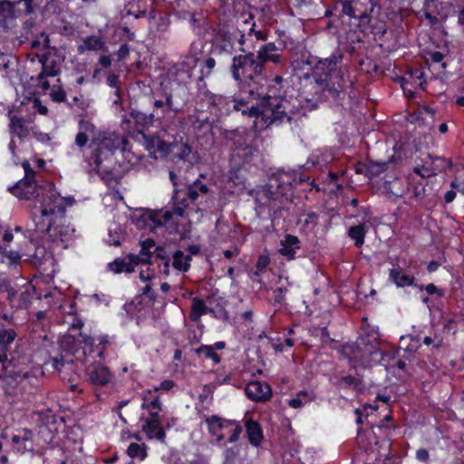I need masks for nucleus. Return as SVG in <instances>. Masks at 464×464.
Listing matches in <instances>:
<instances>
[{
    "label": "nucleus",
    "instance_id": "nucleus-37",
    "mask_svg": "<svg viewBox=\"0 0 464 464\" xmlns=\"http://www.w3.org/2000/svg\"><path fill=\"white\" fill-rule=\"evenodd\" d=\"M208 314V302L198 297L192 299L190 319L197 322L202 315Z\"/></svg>",
    "mask_w": 464,
    "mask_h": 464
},
{
    "label": "nucleus",
    "instance_id": "nucleus-50",
    "mask_svg": "<svg viewBox=\"0 0 464 464\" xmlns=\"http://www.w3.org/2000/svg\"><path fill=\"white\" fill-rule=\"evenodd\" d=\"M216 66V61L214 58L209 57L205 61L204 66L201 69V76L199 77V80H203L205 77H208L213 69Z\"/></svg>",
    "mask_w": 464,
    "mask_h": 464
},
{
    "label": "nucleus",
    "instance_id": "nucleus-55",
    "mask_svg": "<svg viewBox=\"0 0 464 464\" xmlns=\"http://www.w3.org/2000/svg\"><path fill=\"white\" fill-rule=\"evenodd\" d=\"M154 276V271L150 269V266H146V269H141L140 271V278L146 282L151 279Z\"/></svg>",
    "mask_w": 464,
    "mask_h": 464
},
{
    "label": "nucleus",
    "instance_id": "nucleus-27",
    "mask_svg": "<svg viewBox=\"0 0 464 464\" xmlns=\"http://www.w3.org/2000/svg\"><path fill=\"white\" fill-rule=\"evenodd\" d=\"M142 429L149 439H155L160 442H164L166 435L160 424V420L146 419Z\"/></svg>",
    "mask_w": 464,
    "mask_h": 464
},
{
    "label": "nucleus",
    "instance_id": "nucleus-58",
    "mask_svg": "<svg viewBox=\"0 0 464 464\" xmlns=\"http://www.w3.org/2000/svg\"><path fill=\"white\" fill-rule=\"evenodd\" d=\"M175 386V382L171 380H165L160 382V384L155 388V391H169Z\"/></svg>",
    "mask_w": 464,
    "mask_h": 464
},
{
    "label": "nucleus",
    "instance_id": "nucleus-9",
    "mask_svg": "<svg viewBox=\"0 0 464 464\" xmlns=\"http://www.w3.org/2000/svg\"><path fill=\"white\" fill-rule=\"evenodd\" d=\"M24 170V178L19 180L15 185L9 188V191L20 199L30 200L35 198L34 206H40L46 198L50 187L56 191L53 183H45L44 185H38L34 179L35 171L31 168L28 161L22 163ZM34 208H33L34 210Z\"/></svg>",
    "mask_w": 464,
    "mask_h": 464
},
{
    "label": "nucleus",
    "instance_id": "nucleus-57",
    "mask_svg": "<svg viewBox=\"0 0 464 464\" xmlns=\"http://www.w3.org/2000/svg\"><path fill=\"white\" fill-rule=\"evenodd\" d=\"M90 139V136L85 135L83 133H77L75 137V144L80 148L85 146Z\"/></svg>",
    "mask_w": 464,
    "mask_h": 464
},
{
    "label": "nucleus",
    "instance_id": "nucleus-41",
    "mask_svg": "<svg viewBox=\"0 0 464 464\" xmlns=\"http://www.w3.org/2000/svg\"><path fill=\"white\" fill-rule=\"evenodd\" d=\"M127 454L131 459H137L142 461L147 458L146 447L144 444L132 442L127 449Z\"/></svg>",
    "mask_w": 464,
    "mask_h": 464
},
{
    "label": "nucleus",
    "instance_id": "nucleus-29",
    "mask_svg": "<svg viewBox=\"0 0 464 464\" xmlns=\"http://www.w3.org/2000/svg\"><path fill=\"white\" fill-rule=\"evenodd\" d=\"M334 160V154L331 150H316L313 151L306 161V165L318 166L320 168L327 166Z\"/></svg>",
    "mask_w": 464,
    "mask_h": 464
},
{
    "label": "nucleus",
    "instance_id": "nucleus-13",
    "mask_svg": "<svg viewBox=\"0 0 464 464\" xmlns=\"http://www.w3.org/2000/svg\"><path fill=\"white\" fill-rule=\"evenodd\" d=\"M39 62L42 63V72L38 74L36 79L37 86L41 88L43 92H46L50 88V82L47 78L55 77L61 72V60L48 50L47 53H43L39 57Z\"/></svg>",
    "mask_w": 464,
    "mask_h": 464
},
{
    "label": "nucleus",
    "instance_id": "nucleus-36",
    "mask_svg": "<svg viewBox=\"0 0 464 464\" xmlns=\"http://www.w3.org/2000/svg\"><path fill=\"white\" fill-rule=\"evenodd\" d=\"M190 255L177 250L172 256V266L179 272H187L190 267Z\"/></svg>",
    "mask_w": 464,
    "mask_h": 464
},
{
    "label": "nucleus",
    "instance_id": "nucleus-60",
    "mask_svg": "<svg viewBox=\"0 0 464 464\" xmlns=\"http://www.w3.org/2000/svg\"><path fill=\"white\" fill-rule=\"evenodd\" d=\"M304 222L306 225H311L312 227H314L317 224V215L314 212H310L306 215H304Z\"/></svg>",
    "mask_w": 464,
    "mask_h": 464
},
{
    "label": "nucleus",
    "instance_id": "nucleus-51",
    "mask_svg": "<svg viewBox=\"0 0 464 464\" xmlns=\"http://www.w3.org/2000/svg\"><path fill=\"white\" fill-rule=\"evenodd\" d=\"M413 172L422 179L431 177L435 174L432 169L425 165L416 166L413 169Z\"/></svg>",
    "mask_w": 464,
    "mask_h": 464
},
{
    "label": "nucleus",
    "instance_id": "nucleus-14",
    "mask_svg": "<svg viewBox=\"0 0 464 464\" xmlns=\"http://www.w3.org/2000/svg\"><path fill=\"white\" fill-rule=\"evenodd\" d=\"M343 14L358 21V25L367 22L373 10L372 0H345L342 3Z\"/></svg>",
    "mask_w": 464,
    "mask_h": 464
},
{
    "label": "nucleus",
    "instance_id": "nucleus-32",
    "mask_svg": "<svg viewBox=\"0 0 464 464\" xmlns=\"http://www.w3.org/2000/svg\"><path fill=\"white\" fill-rule=\"evenodd\" d=\"M389 280L397 287H405L413 285L415 278L412 276L403 274L401 268H392L389 271Z\"/></svg>",
    "mask_w": 464,
    "mask_h": 464
},
{
    "label": "nucleus",
    "instance_id": "nucleus-49",
    "mask_svg": "<svg viewBox=\"0 0 464 464\" xmlns=\"http://www.w3.org/2000/svg\"><path fill=\"white\" fill-rule=\"evenodd\" d=\"M95 126L87 120H81L79 121V133H83L88 136H92L94 134Z\"/></svg>",
    "mask_w": 464,
    "mask_h": 464
},
{
    "label": "nucleus",
    "instance_id": "nucleus-45",
    "mask_svg": "<svg viewBox=\"0 0 464 464\" xmlns=\"http://www.w3.org/2000/svg\"><path fill=\"white\" fill-rule=\"evenodd\" d=\"M175 157L179 160L188 162V165H191L193 160H195V155L192 153L191 148L187 144H182L180 146V151L177 153Z\"/></svg>",
    "mask_w": 464,
    "mask_h": 464
},
{
    "label": "nucleus",
    "instance_id": "nucleus-12",
    "mask_svg": "<svg viewBox=\"0 0 464 464\" xmlns=\"http://www.w3.org/2000/svg\"><path fill=\"white\" fill-rule=\"evenodd\" d=\"M415 6L421 5L419 11L420 17L429 21L430 24H436L440 19L445 20L449 16L448 8L451 6L449 3H441L438 0H411Z\"/></svg>",
    "mask_w": 464,
    "mask_h": 464
},
{
    "label": "nucleus",
    "instance_id": "nucleus-3",
    "mask_svg": "<svg viewBox=\"0 0 464 464\" xmlns=\"http://www.w3.org/2000/svg\"><path fill=\"white\" fill-rule=\"evenodd\" d=\"M378 329L372 325H363L359 337L353 343L343 346L342 353L352 367L371 368L383 358L381 349Z\"/></svg>",
    "mask_w": 464,
    "mask_h": 464
},
{
    "label": "nucleus",
    "instance_id": "nucleus-38",
    "mask_svg": "<svg viewBox=\"0 0 464 464\" xmlns=\"http://www.w3.org/2000/svg\"><path fill=\"white\" fill-rule=\"evenodd\" d=\"M388 169L386 161H369L365 164V175L369 179H373L383 173Z\"/></svg>",
    "mask_w": 464,
    "mask_h": 464
},
{
    "label": "nucleus",
    "instance_id": "nucleus-28",
    "mask_svg": "<svg viewBox=\"0 0 464 464\" xmlns=\"http://www.w3.org/2000/svg\"><path fill=\"white\" fill-rule=\"evenodd\" d=\"M15 2H10L8 0L0 1V27L5 29L8 27L10 23L16 17L15 14Z\"/></svg>",
    "mask_w": 464,
    "mask_h": 464
},
{
    "label": "nucleus",
    "instance_id": "nucleus-33",
    "mask_svg": "<svg viewBox=\"0 0 464 464\" xmlns=\"http://www.w3.org/2000/svg\"><path fill=\"white\" fill-rule=\"evenodd\" d=\"M334 384L340 390L360 391L362 388V380L352 375L341 376L334 382Z\"/></svg>",
    "mask_w": 464,
    "mask_h": 464
},
{
    "label": "nucleus",
    "instance_id": "nucleus-52",
    "mask_svg": "<svg viewBox=\"0 0 464 464\" xmlns=\"http://www.w3.org/2000/svg\"><path fill=\"white\" fill-rule=\"evenodd\" d=\"M72 359H68L63 356H61L59 359L58 357H53L51 360L52 366L56 371H61L62 367L64 366L65 363H71L72 362Z\"/></svg>",
    "mask_w": 464,
    "mask_h": 464
},
{
    "label": "nucleus",
    "instance_id": "nucleus-16",
    "mask_svg": "<svg viewBox=\"0 0 464 464\" xmlns=\"http://www.w3.org/2000/svg\"><path fill=\"white\" fill-rule=\"evenodd\" d=\"M185 190L188 193L191 201L196 206V212L198 210H202L203 208H205V205L208 204V200L211 198V192L208 187L198 179L194 181Z\"/></svg>",
    "mask_w": 464,
    "mask_h": 464
},
{
    "label": "nucleus",
    "instance_id": "nucleus-48",
    "mask_svg": "<svg viewBox=\"0 0 464 464\" xmlns=\"http://www.w3.org/2000/svg\"><path fill=\"white\" fill-rule=\"evenodd\" d=\"M0 254L5 256L13 264H17L21 260V254L16 250L8 251L5 246L0 245Z\"/></svg>",
    "mask_w": 464,
    "mask_h": 464
},
{
    "label": "nucleus",
    "instance_id": "nucleus-23",
    "mask_svg": "<svg viewBox=\"0 0 464 464\" xmlns=\"http://www.w3.org/2000/svg\"><path fill=\"white\" fill-rule=\"evenodd\" d=\"M300 249V241L296 236L286 235L280 242L278 252L288 260L295 258L297 250Z\"/></svg>",
    "mask_w": 464,
    "mask_h": 464
},
{
    "label": "nucleus",
    "instance_id": "nucleus-46",
    "mask_svg": "<svg viewBox=\"0 0 464 464\" xmlns=\"http://www.w3.org/2000/svg\"><path fill=\"white\" fill-rule=\"evenodd\" d=\"M48 90H50L49 94L53 102H62L65 101L66 94L60 84H53Z\"/></svg>",
    "mask_w": 464,
    "mask_h": 464
},
{
    "label": "nucleus",
    "instance_id": "nucleus-11",
    "mask_svg": "<svg viewBox=\"0 0 464 464\" xmlns=\"http://www.w3.org/2000/svg\"><path fill=\"white\" fill-rule=\"evenodd\" d=\"M0 289L7 293L10 306L15 310L27 309L34 296V289L30 285L14 288L9 283H2Z\"/></svg>",
    "mask_w": 464,
    "mask_h": 464
},
{
    "label": "nucleus",
    "instance_id": "nucleus-22",
    "mask_svg": "<svg viewBox=\"0 0 464 464\" xmlns=\"http://www.w3.org/2000/svg\"><path fill=\"white\" fill-rule=\"evenodd\" d=\"M256 59L261 62L262 68L267 62L273 63H279L281 62L280 50L275 44V43H267L260 46L256 54Z\"/></svg>",
    "mask_w": 464,
    "mask_h": 464
},
{
    "label": "nucleus",
    "instance_id": "nucleus-4",
    "mask_svg": "<svg viewBox=\"0 0 464 464\" xmlns=\"http://www.w3.org/2000/svg\"><path fill=\"white\" fill-rule=\"evenodd\" d=\"M343 60L340 50L334 51L330 57L319 60L312 68V73L308 72L304 78L311 84L314 83V92L321 95L323 92L329 91L332 93H338L345 85L346 80L342 70L336 66Z\"/></svg>",
    "mask_w": 464,
    "mask_h": 464
},
{
    "label": "nucleus",
    "instance_id": "nucleus-25",
    "mask_svg": "<svg viewBox=\"0 0 464 464\" xmlns=\"http://www.w3.org/2000/svg\"><path fill=\"white\" fill-rule=\"evenodd\" d=\"M208 302V314H211L213 317L219 319L221 321H228L229 316L228 313L225 309L223 304V300L219 297H216L214 295H208L207 297Z\"/></svg>",
    "mask_w": 464,
    "mask_h": 464
},
{
    "label": "nucleus",
    "instance_id": "nucleus-24",
    "mask_svg": "<svg viewBox=\"0 0 464 464\" xmlns=\"http://www.w3.org/2000/svg\"><path fill=\"white\" fill-rule=\"evenodd\" d=\"M139 256L135 255H129L123 259H115L113 262L109 263L108 267L115 274L126 272L130 273L134 270V266L139 265Z\"/></svg>",
    "mask_w": 464,
    "mask_h": 464
},
{
    "label": "nucleus",
    "instance_id": "nucleus-8",
    "mask_svg": "<svg viewBox=\"0 0 464 464\" xmlns=\"http://www.w3.org/2000/svg\"><path fill=\"white\" fill-rule=\"evenodd\" d=\"M63 343L78 345L72 347L70 353L76 361L88 362L89 358L102 359L104 351L110 342L108 336L91 337L80 333L78 337L72 335L65 337Z\"/></svg>",
    "mask_w": 464,
    "mask_h": 464
},
{
    "label": "nucleus",
    "instance_id": "nucleus-18",
    "mask_svg": "<svg viewBox=\"0 0 464 464\" xmlns=\"http://www.w3.org/2000/svg\"><path fill=\"white\" fill-rule=\"evenodd\" d=\"M35 125L32 117H18L10 115L9 130L13 135H16L20 140L29 137L34 133Z\"/></svg>",
    "mask_w": 464,
    "mask_h": 464
},
{
    "label": "nucleus",
    "instance_id": "nucleus-56",
    "mask_svg": "<svg viewBox=\"0 0 464 464\" xmlns=\"http://www.w3.org/2000/svg\"><path fill=\"white\" fill-rule=\"evenodd\" d=\"M416 459L420 462H428L430 454L426 449H419L416 451Z\"/></svg>",
    "mask_w": 464,
    "mask_h": 464
},
{
    "label": "nucleus",
    "instance_id": "nucleus-61",
    "mask_svg": "<svg viewBox=\"0 0 464 464\" xmlns=\"http://www.w3.org/2000/svg\"><path fill=\"white\" fill-rule=\"evenodd\" d=\"M444 56L440 52L434 51L429 53L428 60L432 63H441Z\"/></svg>",
    "mask_w": 464,
    "mask_h": 464
},
{
    "label": "nucleus",
    "instance_id": "nucleus-15",
    "mask_svg": "<svg viewBox=\"0 0 464 464\" xmlns=\"http://www.w3.org/2000/svg\"><path fill=\"white\" fill-rule=\"evenodd\" d=\"M256 134L244 128L232 130L228 134V138L232 141L234 147L237 150L244 151V156L253 155L255 150L253 141Z\"/></svg>",
    "mask_w": 464,
    "mask_h": 464
},
{
    "label": "nucleus",
    "instance_id": "nucleus-17",
    "mask_svg": "<svg viewBox=\"0 0 464 464\" xmlns=\"http://www.w3.org/2000/svg\"><path fill=\"white\" fill-rule=\"evenodd\" d=\"M12 444L14 450L18 453L24 454L26 452H34L36 446V438L32 430L23 429L13 435Z\"/></svg>",
    "mask_w": 464,
    "mask_h": 464
},
{
    "label": "nucleus",
    "instance_id": "nucleus-6",
    "mask_svg": "<svg viewBox=\"0 0 464 464\" xmlns=\"http://www.w3.org/2000/svg\"><path fill=\"white\" fill-rule=\"evenodd\" d=\"M126 143L127 140L115 132L99 133L90 145L89 164L100 173L111 174L116 164L114 153L125 150Z\"/></svg>",
    "mask_w": 464,
    "mask_h": 464
},
{
    "label": "nucleus",
    "instance_id": "nucleus-59",
    "mask_svg": "<svg viewBox=\"0 0 464 464\" xmlns=\"http://www.w3.org/2000/svg\"><path fill=\"white\" fill-rule=\"evenodd\" d=\"M412 193H413V197L415 198H422L424 194H425V188H424V186L421 183L414 186Z\"/></svg>",
    "mask_w": 464,
    "mask_h": 464
},
{
    "label": "nucleus",
    "instance_id": "nucleus-39",
    "mask_svg": "<svg viewBox=\"0 0 464 464\" xmlns=\"http://www.w3.org/2000/svg\"><path fill=\"white\" fill-rule=\"evenodd\" d=\"M365 235H366V227L364 224H360L358 226H353L348 230V236L354 241V245L357 247H360L363 245Z\"/></svg>",
    "mask_w": 464,
    "mask_h": 464
},
{
    "label": "nucleus",
    "instance_id": "nucleus-35",
    "mask_svg": "<svg viewBox=\"0 0 464 464\" xmlns=\"http://www.w3.org/2000/svg\"><path fill=\"white\" fill-rule=\"evenodd\" d=\"M141 408L148 411L150 414L148 419H156L157 420H160V412L162 410V404L159 397H154L152 399L144 397Z\"/></svg>",
    "mask_w": 464,
    "mask_h": 464
},
{
    "label": "nucleus",
    "instance_id": "nucleus-64",
    "mask_svg": "<svg viewBox=\"0 0 464 464\" xmlns=\"http://www.w3.org/2000/svg\"><path fill=\"white\" fill-rule=\"evenodd\" d=\"M153 118H154V114L153 113H151L149 116H146V115L139 112V113L136 114L135 120L138 122L150 123V122L152 121Z\"/></svg>",
    "mask_w": 464,
    "mask_h": 464
},
{
    "label": "nucleus",
    "instance_id": "nucleus-53",
    "mask_svg": "<svg viewBox=\"0 0 464 464\" xmlns=\"http://www.w3.org/2000/svg\"><path fill=\"white\" fill-rule=\"evenodd\" d=\"M207 422L208 424L209 430L213 432H215L216 428H221L223 426L221 420L217 416H212L211 418L208 419Z\"/></svg>",
    "mask_w": 464,
    "mask_h": 464
},
{
    "label": "nucleus",
    "instance_id": "nucleus-30",
    "mask_svg": "<svg viewBox=\"0 0 464 464\" xmlns=\"http://www.w3.org/2000/svg\"><path fill=\"white\" fill-rule=\"evenodd\" d=\"M160 251H161V249L155 246V242L153 239L148 238L142 241L140 254L137 255L139 256V264H149L154 253L157 252V257L160 256Z\"/></svg>",
    "mask_w": 464,
    "mask_h": 464
},
{
    "label": "nucleus",
    "instance_id": "nucleus-1",
    "mask_svg": "<svg viewBox=\"0 0 464 464\" xmlns=\"http://www.w3.org/2000/svg\"><path fill=\"white\" fill-rule=\"evenodd\" d=\"M208 102L224 114L233 111L255 118L253 127L261 131L271 126L290 122L300 114V100L295 97L266 95L261 98L253 87H242L233 98L221 94H207Z\"/></svg>",
    "mask_w": 464,
    "mask_h": 464
},
{
    "label": "nucleus",
    "instance_id": "nucleus-63",
    "mask_svg": "<svg viewBox=\"0 0 464 464\" xmlns=\"http://www.w3.org/2000/svg\"><path fill=\"white\" fill-rule=\"evenodd\" d=\"M241 432H242V428L239 425H237L234 428L231 436L228 438V442H230V443L236 442L239 439Z\"/></svg>",
    "mask_w": 464,
    "mask_h": 464
},
{
    "label": "nucleus",
    "instance_id": "nucleus-31",
    "mask_svg": "<svg viewBox=\"0 0 464 464\" xmlns=\"http://www.w3.org/2000/svg\"><path fill=\"white\" fill-rule=\"evenodd\" d=\"M245 426L249 442L253 446H259L263 440V430L260 424L253 420H247Z\"/></svg>",
    "mask_w": 464,
    "mask_h": 464
},
{
    "label": "nucleus",
    "instance_id": "nucleus-7",
    "mask_svg": "<svg viewBox=\"0 0 464 464\" xmlns=\"http://www.w3.org/2000/svg\"><path fill=\"white\" fill-rule=\"evenodd\" d=\"M306 181L299 170L279 171L270 179L266 188H263L256 194V202L262 206L271 209H277L276 201L277 197L287 196L292 192L294 185L301 184Z\"/></svg>",
    "mask_w": 464,
    "mask_h": 464
},
{
    "label": "nucleus",
    "instance_id": "nucleus-42",
    "mask_svg": "<svg viewBox=\"0 0 464 464\" xmlns=\"http://www.w3.org/2000/svg\"><path fill=\"white\" fill-rule=\"evenodd\" d=\"M153 105L156 109L161 110V114L164 116L167 113L174 111L172 94L166 93L165 101L155 100Z\"/></svg>",
    "mask_w": 464,
    "mask_h": 464
},
{
    "label": "nucleus",
    "instance_id": "nucleus-2",
    "mask_svg": "<svg viewBox=\"0 0 464 464\" xmlns=\"http://www.w3.org/2000/svg\"><path fill=\"white\" fill-rule=\"evenodd\" d=\"M47 196L40 206L34 208L33 221L38 232L47 234L53 243L67 248L74 239L75 230L66 224L64 215L72 199L60 196L51 187Z\"/></svg>",
    "mask_w": 464,
    "mask_h": 464
},
{
    "label": "nucleus",
    "instance_id": "nucleus-40",
    "mask_svg": "<svg viewBox=\"0 0 464 464\" xmlns=\"http://www.w3.org/2000/svg\"><path fill=\"white\" fill-rule=\"evenodd\" d=\"M314 399L313 393L308 392H300L297 395L288 401V405L294 409H299Z\"/></svg>",
    "mask_w": 464,
    "mask_h": 464
},
{
    "label": "nucleus",
    "instance_id": "nucleus-62",
    "mask_svg": "<svg viewBox=\"0 0 464 464\" xmlns=\"http://www.w3.org/2000/svg\"><path fill=\"white\" fill-rule=\"evenodd\" d=\"M442 341L440 339H433L430 336H425L423 339V343L427 346L433 345L438 348L441 345Z\"/></svg>",
    "mask_w": 464,
    "mask_h": 464
},
{
    "label": "nucleus",
    "instance_id": "nucleus-21",
    "mask_svg": "<svg viewBox=\"0 0 464 464\" xmlns=\"http://www.w3.org/2000/svg\"><path fill=\"white\" fill-rule=\"evenodd\" d=\"M425 83L424 72L421 70L415 68L411 69L407 74L402 77L401 88L404 92H409L411 95H413V92L409 88V86L415 89H424Z\"/></svg>",
    "mask_w": 464,
    "mask_h": 464
},
{
    "label": "nucleus",
    "instance_id": "nucleus-34",
    "mask_svg": "<svg viewBox=\"0 0 464 464\" xmlns=\"http://www.w3.org/2000/svg\"><path fill=\"white\" fill-rule=\"evenodd\" d=\"M105 43L100 36L91 35L83 39L82 44L79 45L78 51L84 53L86 51H103Z\"/></svg>",
    "mask_w": 464,
    "mask_h": 464
},
{
    "label": "nucleus",
    "instance_id": "nucleus-43",
    "mask_svg": "<svg viewBox=\"0 0 464 464\" xmlns=\"http://www.w3.org/2000/svg\"><path fill=\"white\" fill-rule=\"evenodd\" d=\"M196 352L197 353L212 360L216 364L219 363L221 361L220 356L214 350V346L201 345L196 350Z\"/></svg>",
    "mask_w": 464,
    "mask_h": 464
},
{
    "label": "nucleus",
    "instance_id": "nucleus-20",
    "mask_svg": "<svg viewBox=\"0 0 464 464\" xmlns=\"http://www.w3.org/2000/svg\"><path fill=\"white\" fill-rule=\"evenodd\" d=\"M245 393L253 401H266L272 395V390L266 382L253 381L246 384Z\"/></svg>",
    "mask_w": 464,
    "mask_h": 464
},
{
    "label": "nucleus",
    "instance_id": "nucleus-26",
    "mask_svg": "<svg viewBox=\"0 0 464 464\" xmlns=\"http://www.w3.org/2000/svg\"><path fill=\"white\" fill-rule=\"evenodd\" d=\"M145 140L146 149L150 154H153L154 158H158L157 153L160 157H165L170 151L169 143L160 140L158 137H147L143 136Z\"/></svg>",
    "mask_w": 464,
    "mask_h": 464
},
{
    "label": "nucleus",
    "instance_id": "nucleus-44",
    "mask_svg": "<svg viewBox=\"0 0 464 464\" xmlns=\"http://www.w3.org/2000/svg\"><path fill=\"white\" fill-rule=\"evenodd\" d=\"M17 334L13 329H2L0 330V347L5 349L10 343H12Z\"/></svg>",
    "mask_w": 464,
    "mask_h": 464
},
{
    "label": "nucleus",
    "instance_id": "nucleus-10",
    "mask_svg": "<svg viewBox=\"0 0 464 464\" xmlns=\"http://www.w3.org/2000/svg\"><path fill=\"white\" fill-rule=\"evenodd\" d=\"M263 71L261 62L252 52L236 55L232 59V77L239 85L248 82H255L256 79L262 77Z\"/></svg>",
    "mask_w": 464,
    "mask_h": 464
},
{
    "label": "nucleus",
    "instance_id": "nucleus-5",
    "mask_svg": "<svg viewBox=\"0 0 464 464\" xmlns=\"http://www.w3.org/2000/svg\"><path fill=\"white\" fill-rule=\"evenodd\" d=\"M171 201L173 212L163 209L150 211L142 215V219L150 222V226L152 228L164 227L169 234H177L182 237L185 234V227L174 220L173 215L180 218L188 216L190 211L195 210L191 207L194 203L185 189H175Z\"/></svg>",
    "mask_w": 464,
    "mask_h": 464
},
{
    "label": "nucleus",
    "instance_id": "nucleus-47",
    "mask_svg": "<svg viewBox=\"0 0 464 464\" xmlns=\"http://www.w3.org/2000/svg\"><path fill=\"white\" fill-rule=\"evenodd\" d=\"M44 0H18L15 2L17 5L24 4V12L26 14H32L40 7Z\"/></svg>",
    "mask_w": 464,
    "mask_h": 464
},
{
    "label": "nucleus",
    "instance_id": "nucleus-19",
    "mask_svg": "<svg viewBox=\"0 0 464 464\" xmlns=\"http://www.w3.org/2000/svg\"><path fill=\"white\" fill-rule=\"evenodd\" d=\"M85 372L88 381L94 386H104L112 377L109 369L101 363H91L86 367Z\"/></svg>",
    "mask_w": 464,
    "mask_h": 464
},
{
    "label": "nucleus",
    "instance_id": "nucleus-54",
    "mask_svg": "<svg viewBox=\"0 0 464 464\" xmlns=\"http://www.w3.org/2000/svg\"><path fill=\"white\" fill-rule=\"evenodd\" d=\"M425 291L428 295H436L439 297L442 296L444 295L443 290L439 289L434 284H429L425 286Z\"/></svg>",
    "mask_w": 464,
    "mask_h": 464
}]
</instances>
